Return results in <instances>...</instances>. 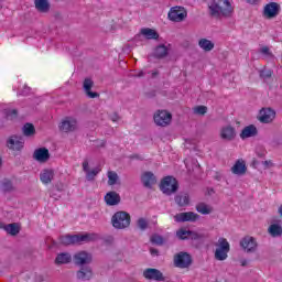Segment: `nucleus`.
I'll return each instance as SVG.
<instances>
[{"label": "nucleus", "mask_w": 282, "mask_h": 282, "mask_svg": "<svg viewBox=\"0 0 282 282\" xmlns=\"http://www.w3.org/2000/svg\"><path fill=\"white\" fill-rule=\"evenodd\" d=\"M160 188L164 195H173V193H177L180 184L175 177L166 176L161 182Z\"/></svg>", "instance_id": "obj_5"}, {"label": "nucleus", "mask_w": 282, "mask_h": 282, "mask_svg": "<svg viewBox=\"0 0 282 282\" xmlns=\"http://www.w3.org/2000/svg\"><path fill=\"white\" fill-rule=\"evenodd\" d=\"M193 241H198V239H202V235L197 234L196 231H191L189 230V238Z\"/></svg>", "instance_id": "obj_47"}, {"label": "nucleus", "mask_w": 282, "mask_h": 282, "mask_svg": "<svg viewBox=\"0 0 282 282\" xmlns=\"http://www.w3.org/2000/svg\"><path fill=\"white\" fill-rule=\"evenodd\" d=\"M91 87H94V82L89 78H86L84 80V89L86 91V95L88 96V98H99L100 95L98 93L91 91Z\"/></svg>", "instance_id": "obj_25"}, {"label": "nucleus", "mask_w": 282, "mask_h": 282, "mask_svg": "<svg viewBox=\"0 0 282 282\" xmlns=\"http://www.w3.org/2000/svg\"><path fill=\"white\" fill-rule=\"evenodd\" d=\"M56 265H65L67 263H72V254L68 252L58 253L55 259Z\"/></svg>", "instance_id": "obj_27"}, {"label": "nucleus", "mask_w": 282, "mask_h": 282, "mask_svg": "<svg viewBox=\"0 0 282 282\" xmlns=\"http://www.w3.org/2000/svg\"><path fill=\"white\" fill-rule=\"evenodd\" d=\"M186 17H188V13L183 7H173L167 13V18L174 23H182Z\"/></svg>", "instance_id": "obj_7"}, {"label": "nucleus", "mask_w": 282, "mask_h": 282, "mask_svg": "<svg viewBox=\"0 0 282 282\" xmlns=\"http://www.w3.org/2000/svg\"><path fill=\"white\" fill-rule=\"evenodd\" d=\"M105 202L108 206H118V204H120V194L109 192L105 196Z\"/></svg>", "instance_id": "obj_23"}, {"label": "nucleus", "mask_w": 282, "mask_h": 282, "mask_svg": "<svg viewBox=\"0 0 282 282\" xmlns=\"http://www.w3.org/2000/svg\"><path fill=\"white\" fill-rule=\"evenodd\" d=\"M108 186H116L118 184V180H120V176H118V173L113 171L108 172Z\"/></svg>", "instance_id": "obj_36"}, {"label": "nucleus", "mask_w": 282, "mask_h": 282, "mask_svg": "<svg viewBox=\"0 0 282 282\" xmlns=\"http://www.w3.org/2000/svg\"><path fill=\"white\" fill-rule=\"evenodd\" d=\"M75 265H89L91 263V254L86 251H80L73 257Z\"/></svg>", "instance_id": "obj_13"}, {"label": "nucleus", "mask_w": 282, "mask_h": 282, "mask_svg": "<svg viewBox=\"0 0 282 282\" xmlns=\"http://www.w3.org/2000/svg\"><path fill=\"white\" fill-rule=\"evenodd\" d=\"M175 204L180 206L181 208H184L185 206H188L191 204V196L188 193H180L178 195L175 196Z\"/></svg>", "instance_id": "obj_22"}, {"label": "nucleus", "mask_w": 282, "mask_h": 282, "mask_svg": "<svg viewBox=\"0 0 282 282\" xmlns=\"http://www.w3.org/2000/svg\"><path fill=\"white\" fill-rule=\"evenodd\" d=\"M34 133H36V129L34 128V124L32 123H25L23 126V134L26 138H32V135H34Z\"/></svg>", "instance_id": "obj_34"}, {"label": "nucleus", "mask_w": 282, "mask_h": 282, "mask_svg": "<svg viewBox=\"0 0 282 282\" xmlns=\"http://www.w3.org/2000/svg\"><path fill=\"white\" fill-rule=\"evenodd\" d=\"M110 120H112V122H118V120H120V116H118L117 112H113L110 115Z\"/></svg>", "instance_id": "obj_50"}, {"label": "nucleus", "mask_w": 282, "mask_h": 282, "mask_svg": "<svg viewBox=\"0 0 282 282\" xmlns=\"http://www.w3.org/2000/svg\"><path fill=\"white\" fill-rule=\"evenodd\" d=\"M220 138L221 140H226L227 142H231L235 138H237V132L235 127L225 126L220 129Z\"/></svg>", "instance_id": "obj_16"}, {"label": "nucleus", "mask_w": 282, "mask_h": 282, "mask_svg": "<svg viewBox=\"0 0 282 282\" xmlns=\"http://www.w3.org/2000/svg\"><path fill=\"white\" fill-rule=\"evenodd\" d=\"M96 234H85V235H65V236H59V243L62 246H74L75 243H83L89 242V241H95L96 239Z\"/></svg>", "instance_id": "obj_2"}, {"label": "nucleus", "mask_w": 282, "mask_h": 282, "mask_svg": "<svg viewBox=\"0 0 282 282\" xmlns=\"http://www.w3.org/2000/svg\"><path fill=\"white\" fill-rule=\"evenodd\" d=\"M260 54H263L264 56H268L269 58H274V54H272L270 52V47H268V46H262L260 48Z\"/></svg>", "instance_id": "obj_44"}, {"label": "nucleus", "mask_w": 282, "mask_h": 282, "mask_svg": "<svg viewBox=\"0 0 282 282\" xmlns=\"http://www.w3.org/2000/svg\"><path fill=\"white\" fill-rule=\"evenodd\" d=\"M4 230L9 234L12 235V237H15V235H19L21 229L19 228V225L17 223L9 224L4 226Z\"/></svg>", "instance_id": "obj_33"}, {"label": "nucleus", "mask_w": 282, "mask_h": 282, "mask_svg": "<svg viewBox=\"0 0 282 282\" xmlns=\"http://www.w3.org/2000/svg\"><path fill=\"white\" fill-rule=\"evenodd\" d=\"M141 182L145 188H152L154 184H158V180L155 178V174H153V172H144L141 176Z\"/></svg>", "instance_id": "obj_18"}, {"label": "nucleus", "mask_w": 282, "mask_h": 282, "mask_svg": "<svg viewBox=\"0 0 282 282\" xmlns=\"http://www.w3.org/2000/svg\"><path fill=\"white\" fill-rule=\"evenodd\" d=\"M153 120L156 127H169L171 120H173V115L166 110H158L153 116Z\"/></svg>", "instance_id": "obj_6"}, {"label": "nucleus", "mask_w": 282, "mask_h": 282, "mask_svg": "<svg viewBox=\"0 0 282 282\" xmlns=\"http://www.w3.org/2000/svg\"><path fill=\"white\" fill-rule=\"evenodd\" d=\"M111 224L117 230H124L131 226V215L127 212H117L111 218Z\"/></svg>", "instance_id": "obj_3"}, {"label": "nucleus", "mask_w": 282, "mask_h": 282, "mask_svg": "<svg viewBox=\"0 0 282 282\" xmlns=\"http://www.w3.org/2000/svg\"><path fill=\"white\" fill-rule=\"evenodd\" d=\"M18 116H19V111L17 109L7 110V118L9 120H17Z\"/></svg>", "instance_id": "obj_42"}, {"label": "nucleus", "mask_w": 282, "mask_h": 282, "mask_svg": "<svg viewBox=\"0 0 282 282\" xmlns=\"http://www.w3.org/2000/svg\"><path fill=\"white\" fill-rule=\"evenodd\" d=\"M143 276L144 279H148V281H165L162 271L153 268L145 269L143 271Z\"/></svg>", "instance_id": "obj_12"}, {"label": "nucleus", "mask_w": 282, "mask_h": 282, "mask_svg": "<svg viewBox=\"0 0 282 282\" xmlns=\"http://www.w3.org/2000/svg\"><path fill=\"white\" fill-rule=\"evenodd\" d=\"M7 147L11 151H21L23 149V141H21L20 137L12 135L8 139Z\"/></svg>", "instance_id": "obj_19"}, {"label": "nucleus", "mask_w": 282, "mask_h": 282, "mask_svg": "<svg viewBox=\"0 0 282 282\" xmlns=\"http://www.w3.org/2000/svg\"><path fill=\"white\" fill-rule=\"evenodd\" d=\"M240 246L241 248H243V250L246 252H257V239H254V237L251 236H247L245 238L241 239L240 241Z\"/></svg>", "instance_id": "obj_11"}, {"label": "nucleus", "mask_w": 282, "mask_h": 282, "mask_svg": "<svg viewBox=\"0 0 282 282\" xmlns=\"http://www.w3.org/2000/svg\"><path fill=\"white\" fill-rule=\"evenodd\" d=\"M235 12L230 0H210L208 3V14L212 19H230Z\"/></svg>", "instance_id": "obj_1"}, {"label": "nucleus", "mask_w": 282, "mask_h": 282, "mask_svg": "<svg viewBox=\"0 0 282 282\" xmlns=\"http://www.w3.org/2000/svg\"><path fill=\"white\" fill-rule=\"evenodd\" d=\"M241 265H242V267H246V265H248V262H247L246 260H243V261L241 262Z\"/></svg>", "instance_id": "obj_53"}, {"label": "nucleus", "mask_w": 282, "mask_h": 282, "mask_svg": "<svg viewBox=\"0 0 282 282\" xmlns=\"http://www.w3.org/2000/svg\"><path fill=\"white\" fill-rule=\"evenodd\" d=\"M268 232L272 237H281L282 236V226L279 224H272L269 226Z\"/></svg>", "instance_id": "obj_32"}, {"label": "nucleus", "mask_w": 282, "mask_h": 282, "mask_svg": "<svg viewBox=\"0 0 282 282\" xmlns=\"http://www.w3.org/2000/svg\"><path fill=\"white\" fill-rule=\"evenodd\" d=\"M3 8V6L1 4V2H0V10Z\"/></svg>", "instance_id": "obj_56"}, {"label": "nucleus", "mask_w": 282, "mask_h": 282, "mask_svg": "<svg viewBox=\"0 0 282 282\" xmlns=\"http://www.w3.org/2000/svg\"><path fill=\"white\" fill-rule=\"evenodd\" d=\"M98 173H100V169L96 167L95 170H88L86 172V180L88 182H94V180L96 178V175H98Z\"/></svg>", "instance_id": "obj_38"}, {"label": "nucleus", "mask_w": 282, "mask_h": 282, "mask_svg": "<svg viewBox=\"0 0 282 282\" xmlns=\"http://www.w3.org/2000/svg\"><path fill=\"white\" fill-rule=\"evenodd\" d=\"M175 221L182 224L184 221H197L199 219V215L195 214L194 212H185L180 213L174 216Z\"/></svg>", "instance_id": "obj_14"}, {"label": "nucleus", "mask_w": 282, "mask_h": 282, "mask_svg": "<svg viewBox=\"0 0 282 282\" xmlns=\"http://www.w3.org/2000/svg\"><path fill=\"white\" fill-rule=\"evenodd\" d=\"M82 166H83V171L87 173L89 171V161L85 160Z\"/></svg>", "instance_id": "obj_49"}, {"label": "nucleus", "mask_w": 282, "mask_h": 282, "mask_svg": "<svg viewBox=\"0 0 282 282\" xmlns=\"http://www.w3.org/2000/svg\"><path fill=\"white\" fill-rule=\"evenodd\" d=\"M262 164L264 169H272V166H274V163H272V161H263Z\"/></svg>", "instance_id": "obj_48"}, {"label": "nucleus", "mask_w": 282, "mask_h": 282, "mask_svg": "<svg viewBox=\"0 0 282 282\" xmlns=\"http://www.w3.org/2000/svg\"><path fill=\"white\" fill-rule=\"evenodd\" d=\"M253 164H257V160H253Z\"/></svg>", "instance_id": "obj_57"}, {"label": "nucleus", "mask_w": 282, "mask_h": 282, "mask_svg": "<svg viewBox=\"0 0 282 282\" xmlns=\"http://www.w3.org/2000/svg\"><path fill=\"white\" fill-rule=\"evenodd\" d=\"M279 12H281V6L276 2H270L263 9V17L264 19H274L279 17Z\"/></svg>", "instance_id": "obj_10"}, {"label": "nucleus", "mask_w": 282, "mask_h": 282, "mask_svg": "<svg viewBox=\"0 0 282 282\" xmlns=\"http://www.w3.org/2000/svg\"><path fill=\"white\" fill-rule=\"evenodd\" d=\"M276 116V112L272 110L271 108H262L259 113V120L260 122H263L264 124H268L274 120Z\"/></svg>", "instance_id": "obj_15"}, {"label": "nucleus", "mask_w": 282, "mask_h": 282, "mask_svg": "<svg viewBox=\"0 0 282 282\" xmlns=\"http://www.w3.org/2000/svg\"><path fill=\"white\" fill-rule=\"evenodd\" d=\"M137 226L140 228V230H147L149 228V221L144 218H139Z\"/></svg>", "instance_id": "obj_41"}, {"label": "nucleus", "mask_w": 282, "mask_h": 282, "mask_svg": "<svg viewBox=\"0 0 282 282\" xmlns=\"http://www.w3.org/2000/svg\"><path fill=\"white\" fill-rule=\"evenodd\" d=\"M91 276H94V272L89 267H82L79 271H77L78 281H90Z\"/></svg>", "instance_id": "obj_21"}, {"label": "nucleus", "mask_w": 282, "mask_h": 282, "mask_svg": "<svg viewBox=\"0 0 282 282\" xmlns=\"http://www.w3.org/2000/svg\"><path fill=\"white\" fill-rule=\"evenodd\" d=\"M33 159H35L36 162L44 164L50 160V150H47V148L36 149L33 153Z\"/></svg>", "instance_id": "obj_17"}, {"label": "nucleus", "mask_w": 282, "mask_h": 282, "mask_svg": "<svg viewBox=\"0 0 282 282\" xmlns=\"http://www.w3.org/2000/svg\"><path fill=\"white\" fill-rule=\"evenodd\" d=\"M0 228H1V224H0Z\"/></svg>", "instance_id": "obj_58"}, {"label": "nucleus", "mask_w": 282, "mask_h": 282, "mask_svg": "<svg viewBox=\"0 0 282 282\" xmlns=\"http://www.w3.org/2000/svg\"><path fill=\"white\" fill-rule=\"evenodd\" d=\"M196 210L197 213H200V215H210V213H213V209H210L208 205L204 203L196 205Z\"/></svg>", "instance_id": "obj_37"}, {"label": "nucleus", "mask_w": 282, "mask_h": 282, "mask_svg": "<svg viewBox=\"0 0 282 282\" xmlns=\"http://www.w3.org/2000/svg\"><path fill=\"white\" fill-rule=\"evenodd\" d=\"M140 33L142 34V36H145V39L148 40L158 41V39H160V34L156 33V31L153 29H149V28L141 29Z\"/></svg>", "instance_id": "obj_31"}, {"label": "nucleus", "mask_w": 282, "mask_h": 282, "mask_svg": "<svg viewBox=\"0 0 282 282\" xmlns=\"http://www.w3.org/2000/svg\"><path fill=\"white\" fill-rule=\"evenodd\" d=\"M198 46L200 50H204V52H213V50H215V43L208 39H200L198 41Z\"/></svg>", "instance_id": "obj_29"}, {"label": "nucleus", "mask_w": 282, "mask_h": 282, "mask_svg": "<svg viewBox=\"0 0 282 282\" xmlns=\"http://www.w3.org/2000/svg\"><path fill=\"white\" fill-rule=\"evenodd\" d=\"M278 213H279L280 217H282V205L279 207Z\"/></svg>", "instance_id": "obj_52"}, {"label": "nucleus", "mask_w": 282, "mask_h": 282, "mask_svg": "<svg viewBox=\"0 0 282 282\" xmlns=\"http://www.w3.org/2000/svg\"><path fill=\"white\" fill-rule=\"evenodd\" d=\"M268 152L263 149V147H258L256 149V155H258V158H265V154Z\"/></svg>", "instance_id": "obj_46"}, {"label": "nucleus", "mask_w": 282, "mask_h": 282, "mask_svg": "<svg viewBox=\"0 0 282 282\" xmlns=\"http://www.w3.org/2000/svg\"><path fill=\"white\" fill-rule=\"evenodd\" d=\"M191 236V230H186L184 228H181L176 231V237L178 239L185 240V239H189Z\"/></svg>", "instance_id": "obj_39"}, {"label": "nucleus", "mask_w": 282, "mask_h": 282, "mask_svg": "<svg viewBox=\"0 0 282 282\" xmlns=\"http://www.w3.org/2000/svg\"><path fill=\"white\" fill-rule=\"evenodd\" d=\"M260 76L264 79L268 80V78H272V69H263L260 72Z\"/></svg>", "instance_id": "obj_45"}, {"label": "nucleus", "mask_w": 282, "mask_h": 282, "mask_svg": "<svg viewBox=\"0 0 282 282\" xmlns=\"http://www.w3.org/2000/svg\"><path fill=\"white\" fill-rule=\"evenodd\" d=\"M152 243H155L156 246H162L164 243V238L160 235H154L151 237Z\"/></svg>", "instance_id": "obj_43"}, {"label": "nucleus", "mask_w": 282, "mask_h": 282, "mask_svg": "<svg viewBox=\"0 0 282 282\" xmlns=\"http://www.w3.org/2000/svg\"><path fill=\"white\" fill-rule=\"evenodd\" d=\"M215 259L217 261H226L228 253L230 252V243L226 238H219L216 243Z\"/></svg>", "instance_id": "obj_4"}, {"label": "nucleus", "mask_w": 282, "mask_h": 282, "mask_svg": "<svg viewBox=\"0 0 282 282\" xmlns=\"http://www.w3.org/2000/svg\"><path fill=\"white\" fill-rule=\"evenodd\" d=\"M1 188L4 193H12L14 191V184L12 181L4 178L1 183Z\"/></svg>", "instance_id": "obj_35"}, {"label": "nucleus", "mask_w": 282, "mask_h": 282, "mask_svg": "<svg viewBox=\"0 0 282 282\" xmlns=\"http://www.w3.org/2000/svg\"><path fill=\"white\" fill-rule=\"evenodd\" d=\"M154 56L155 58H166L169 56V46L164 44H160L154 50Z\"/></svg>", "instance_id": "obj_30"}, {"label": "nucleus", "mask_w": 282, "mask_h": 282, "mask_svg": "<svg viewBox=\"0 0 282 282\" xmlns=\"http://www.w3.org/2000/svg\"><path fill=\"white\" fill-rule=\"evenodd\" d=\"M78 129V120L74 117H65L59 123V131L63 133H73Z\"/></svg>", "instance_id": "obj_8"}, {"label": "nucleus", "mask_w": 282, "mask_h": 282, "mask_svg": "<svg viewBox=\"0 0 282 282\" xmlns=\"http://www.w3.org/2000/svg\"><path fill=\"white\" fill-rule=\"evenodd\" d=\"M246 171H248V167L241 160H238L231 167V173H234V175H246Z\"/></svg>", "instance_id": "obj_24"}, {"label": "nucleus", "mask_w": 282, "mask_h": 282, "mask_svg": "<svg viewBox=\"0 0 282 282\" xmlns=\"http://www.w3.org/2000/svg\"><path fill=\"white\" fill-rule=\"evenodd\" d=\"M249 1V3H252V1H256V0H248Z\"/></svg>", "instance_id": "obj_55"}, {"label": "nucleus", "mask_w": 282, "mask_h": 282, "mask_svg": "<svg viewBox=\"0 0 282 282\" xmlns=\"http://www.w3.org/2000/svg\"><path fill=\"white\" fill-rule=\"evenodd\" d=\"M193 263V258L187 252H180L174 256V265L176 268H188Z\"/></svg>", "instance_id": "obj_9"}, {"label": "nucleus", "mask_w": 282, "mask_h": 282, "mask_svg": "<svg viewBox=\"0 0 282 282\" xmlns=\"http://www.w3.org/2000/svg\"><path fill=\"white\" fill-rule=\"evenodd\" d=\"M138 76H139V78H141V76H144V72H140V73L138 74Z\"/></svg>", "instance_id": "obj_54"}, {"label": "nucleus", "mask_w": 282, "mask_h": 282, "mask_svg": "<svg viewBox=\"0 0 282 282\" xmlns=\"http://www.w3.org/2000/svg\"><path fill=\"white\" fill-rule=\"evenodd\" d=\"M208 111V107L206 106H197L194 108V113H196L197 116H206Z\"/></svg>", "instance_id": "obj_40"}, {"label": "nucleus", "mask_w": 282, "mask_h": 282, "mask_svg": "<svg viewBox=\"0 0 282 282\" xmlns=\"http://www.w3.org/2000/svg\"><path fill=\"white\" fill-rule=\"evenodd\" d=\"M40 180L42 184H51L52 180H54V170H43L40 174Z\"/></svg>", "instance_id": "obj_26"}, {"label": "nucleus", "mask_w": 282, "mask_h": 282, "mask_svg": "<svg viewBox=\"0 0 282 282\" xmlns=\"http://www.w3.org/2000/svg\"><path fill=\"white\" fill-rule=\"evenodd\" d=\"M258 133L259 131L257 130V127H254V124H250L242 129L240 138L241 140H246L248 138H254Z\"/></svg>", "instance_id": "obj_20"}, {"label": "nucleus", "mask_w": 282, "mask_h": 282, "mask_svg": "<svg viewBox=\"0 0 282 282\" xmlns=\"http://www.w3.org/2000/svg\"><path fill=\"white\" fill-rule=\"evenodd\" d=\"M37 12H50V0H34Z\"/></svg>", "instance_id": "obj_28"}, {"label": "nucleus", "mask_w": 282, "mask_h": 282, "mask_svg": "<svg viewBox=\"0 0 282 282\" xmlns=\"http://www.w3.org/2000/svg\"><path fill=\"white\" fill-rule=\"evenodd\" d=\"M150 252H151V254H153V256L159 254L158 249L151 248V249H150Z\"/></svg>", "instance_id": "obj_51"}]
</instances>
